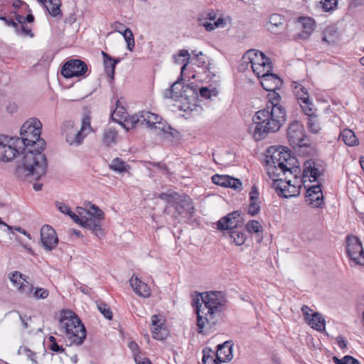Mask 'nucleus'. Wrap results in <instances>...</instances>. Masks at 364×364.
<instances>
[{
  "mask_svg": "<svg viewBox=\"0 0 364 364\" xmlns=\"http://www.w3.org/2000/svg\"><path fill=\"white\" fill-rule=\"evenodd\" d=\"M283 23V18L279 14H272L269 17V24L272 26L278 27L279 26L282 25Z\"/></svg>",
  "mask_w": 364,
  "mask_h": 364,
  "instance_id": "51",
  "label": "nucleus"
},
{
  "mask_svg": "<svg viewBox=\"0 0 364 364\" xmlns=\"http://www.w3.org/2000/svg\"><path fill=\"white\" fill-rule=\"evenodd\" d=\"M335 364H360V362L350 355H346L341 359H338L336 357L333 358Z\"/></svg>",
  "mask_w": 364,
  "mask_h": 364,
  "instance_id": "47",
  "label": "nucleus"
},
{
  "mask_svg": "<svg viewBox=\"0 0 364 364\" xmlns=\"http://www.w3.org/2000/svg\"><path fill=\"white\" fill-rule=\"evenodd\" d=\"M112 26H113V28L114 29V31H116L119 33L122 32L120 30L124 27L123 23L118 22V21L115 22Z\"/></svg>",
  "mask_w": 364,
  "mask_h": 364,
  "instance_id": "58",
  "label": "nucleus"
},
{
  "mask_svg": "<svg viewBox=\"0 0 364 364\" xmlns=\"http://www.w3.org/2000/svg\"><path fill=\"white\" fill-rule=\"evenodd\" d=\"M15 314L18 317V318L21 321V328L26 329L28 327V323L29 321H31V318L26 316H23L18 313H15Z\"/></svg>",
  "mask_w": 364,
  "mask_h": 364,
  "instance_id": "54",
  "label": "nucleus"
},
{
  "mask_svg": "<svg viewBox=\"0 0 364 364\" xmlns=\"http://www.w3.org/2000/svg\"><path fill=\"white\" fill-rule=\"evenodd\" d=\"M161 199L168 202H174L175 208L177 213L184 218H191L194 213V207L191 198L188 196H180L177 193L171 195L161 194Z\"/></svg>",
  "mask_w": 364,
  "mask_h": 364,
  "instance_id": "14",
  "label": "nucleus"
},
{
  "mask_svg": "<svg viewBox=\"0 0 364 364\" xmlns=\"http://www.w3.org/2000/svg\"><path fill=\"white\" fill-rule=\"evenodd\" d=\"M49 341V348L50 349L56 353H63L64 351V348L63 346H60L58 344L55 338L53 336H50L48 338Z\"/></svg>",
  "mask_w": 364,
  "mask_h": 364,
  "instance_id": "48",
  "label": "nucleus"
},
{
  "mask_svg": "<svg viewBox=\"0 0 364 364\" xmlns=\"http://www.w3.org/2000/svg\"><path fill=\"white\" fill-rule=\"evenodd\" d=\"M19 355L26 356L33 364H37L36 354L26 346H21L18 350Z\"/></svg>",
  "mask_w": 364,
  "mask_h": 364,
  "instance_id": "46",
  "label": "nucleus"
},
{
  "mask_svg": "<svg viewBox=\"0 0 364 364\" xmlns=\"http://www.w3.org/2000/svg\"><path fill=\"white\" fill-rule=\"evenodd\" d=\"M56 207L62 213L68 215L76 223L91 230L97 237L104 236L101 224L104 213L97 206L88 204L85 208L77 207L75 212H73L67 205L60 202L56 203Z\"/></svg>",
  "mask_w": 364,
  "mask_h": 364,
  "instance_id": "6",
  "label": "nucleus"
},
{
  "mask_svg": "<svg viewBox=\"0 0 364 364\" xmlns=\"http://www.w3.org/2000/svg\"><path fill=\"white\" fill-rule=\"evenodd\" d=\"M0 225H4V226H5V227L7 228V230H8L9 231H11V230H12V228H13V227H12V226H10V225H7L6 223H4V222L1 220V218H0Z\"/></svg>",
  "mask_w": 364,
  "mask_h": 364,
  "instance_id": "61",
  "label": "nucleus"
},
{
  "mask_svg": "<svg viewBox=\"0 0 364 364\" xmlns=\"http://www.w3.org/2000/svg\"><path fill=\"white\" fill-rule=\"evenodd\" d=\"M212 181L215 185L230 188L238 191L242 188V183L240 179L228 175L215 174L212 176Z\"/></svg>",
  "mask_w": 364,
  "mask_h": 364,
  "instance_id": "24",
  "label": "nucleus"
},
{
  "mask_svg": "<svg viewBox=\"0 0 364 364\" xmlns=\"http://www.w3.org/2000/svg\"><path fill=\"white\" fill-rule=\"evenodd\" d=\"M310 112H303L307 117V128L308 130L314 134H319L322 124L318 116L316 114V109L315 106L311 107Z\"/></svg>",
  "mask_w": 364,
  "mask_h": 364,
  "instance_id": "27",
  "label": "nucleus"
},
{
  "mask_svg": "<svg viewBox=\"0 0 364 364\" xmlns=\"http://www.w3.org/2000/svg\"><path fill=\"white\" fill-rule=\"evenodd\" d=\"M118 134L117 131L112 128L105 129L102 142L106 146H113L117 142Z\"/></svg>",
  "mask_w": 364,
  "mask_h": 364,
  "instance_id": "34",
  "label": "nucleus"
},
{
  "mask_svg": "<svg viewBox=\"0 0 364 364\" xmlns=\"http://www.w3.org/2000/svg\"><path fill=\"white\" fill-rule=\"evenodd\" d=\"M225 304L221 291L203 292L193 296L191 304L197 314L198 333L207 336L216 329Z\"/></svg>",
  "mask_w": 364,
  "mask_h": 364,
  "instance_id": "2",
  "label": "nucleus"
},
{
  "mask_svg": "<svg viewBox=\"0 0 364 364\" xmlns=\"http://www.w3.org/2000/svg\"><path fill=\"white\" fill-rule=\"evenodd\" d=\"M102 54L104 58L103 63L105 71L107 73V76L110 79L113 80L114 77L115 66L119 62V60L117 59L112 58L108 54H107L104 51L102 52Z\"/></svg>",
  "mask_w": 364,
  "mask_h": 364,
  "instance_id": "32",
  "label": "nucleus"
},
{
  "mask_svg": "<svg viewBox=\"0 0 364 364\" xmlns=\"http://www.w3.org/2000/svg\"><path fill=\"white\" fill-rule=\"evenodd\" d=\"M280 101L281 96L272 93L266 107L252 116L247 132L255 141H260L268 134L277 132L286 121V110Z\"/></svg>",
  "mask_w": 364,
  "mask_h": 364,
  "instance_id": "3",
  "label": "nucleus"
},
{
  "mask_svg": "<svg viewBox=\"0 0 364 364\" xmlns=\"http://www.w3.org/2000/svg\"><path fill=\"white\" fill-rule=\"evenodd\" d=\"M26 151L23 141L17 136L0 135V161H11Z\"/></svg>",
  "mask_w": 364,
  "mask_h": 364,
  "instance_id": "12",
  "label": "nucleus"
},
{
  "mask_svg": "<svg viewBox=\"0 0 364 364\" xmlns=\"http://www.w3.org/2000/svg\"><path fill=\"white\" fill-rule=\"evenodd\" d=\"M33 188L35 191H38L42 188V185L41 183H36L33 184Z\"/></svg>",
  "mask_w": 364,
  "mask_h": 364,
  "instance_id": "63",
  "label": "nucleus"
},
{
  "mask_svg": "<svg viewBox=\"0 0 364 364\" xmlns=\"http://www.w3.org/2000/svg\"><path fill=\"white\" fill-rule=\"evenodd\" d=\"M245 228L251 234H258L262 232V227L260 223L255 220L248 221L245 225Z\"/></svg>",
  "mask_w": 364,
  "mask_h": 364,
  "instance_id": "45",
  "label": "nucleus"
},
{
  "mask_svg": "<svg viewBox=\"0 0 364 364\" xmlns=\"http://www.w3.org/2000/svg\"><path fill=\"white\" fill-rule=\"evenodd\" d=\"M13 230L24 235L28 239H30V240L31 239V234L28 233V232H26L24 229L21 228V227H19V226L13 227L12 230L10 231L11 233H13V232H12Z\"/></svg>",
  "mask_w": 364,
  "mask_h": 364,
  "instance_id": "56",
  "label": "nucleus"
},
{
  "mask_svg": "<svg viewBox=\"0 0 364 364\" xmlns=\"http://www.w3.org/2000/svg\"><path fill=\"white\" fill-rule=\"evenodd\" d=\"M230 242L234 243L237 246L243 245L246 240L245 234L240 230H232L228 232Z\"/></svg>",
  "mask_w": 364,
  "mask_h": 364,
  "instance_id": "39",
  "label": "nucleus"
},
{
  "mask_svg": "<svg viewBox=\"0 0 364 364\" xmlns=\"http://www.w3.org/2000/svg\"><path fill=\"white\" fill-rule=\"evenodd\" d=\"M62 134L65 136L66 142L72 146H79L83 144L85 139L94 132L91 126V116L90 113L83 114L81 119L80 127L73 121L65 122L61 127Z\"/></svg>",
  "mask_w": 364,
  "mask_h": 364,
  "instance_id": "8",
  "label": "nucleus"
},
{
  "mask_svg": "<svg viewBox=\"0 0 364 364\" xmlns=\"http://www.w3.org/2000/svg\"><path fill=\"white\" fill-rule=\"evenodd\" d=\"M99 311L104 315L106 318L112 319V313L109 308L105 304H100L97 305Z\"/></svg>",
  "mask_w": 364,
  "mask_h": 364,
  "instance_id": "49",
  "label": "nucleus"
},
{
  "mask_svg": "<svg viewBox=\"0 0 364 364\" xmlns=\"http://www.w3.org/2000/svg\"><path fill=\"white\" fill-rule=\"evenodd\" d=\"M109 167L112 170L119 173L126 172L129 168V166H127L124 161L119 158L114 159L112 161Z\"/></svg>",
  "mask_w": 364,
  "mask_h": 364,
  "instance_id": "43",
  "label": "nucleus"
},
{
  "mask_svg": "<svg viewBox=\"0 0 364 364\" xmlns=\"http://www.w3.org/2000/svg\"><path fill=\"white\" fill-rule=\"evenodd\" d=\"M312 328L323 331L325 329V321L322 316L318 313L311 315V317L306 322Z\"/></svg>",
  "mask_w": 364,
  "mask_h": 364,
  "instance_id": "35",
  "label": "nucleus"
},
{
  "mask_svg": "<svg viewBox=\"0 0 364 364\" xmlns=\"http://www.w3.org/2000/svg\"><path fill=\"white\" fill-rule=\"evenodd\" d=\"M164 96L175 101H180L183 104H191L195 102L198 92L194 87L184 85L181 80H178L164 91Z\"/></svg>",
  "mask_w": 364,
  "mask_h": 364,
  "instance_id": "11",
  "label": "nucleus"
},
{
  "mask_svg": "<svg viewBox=\"0 0 364 364\" xmlns=\"http://www.w3.org/2000/svg\"><path fill=\"white\" fill-rule=\"evenodd\" d=\"M124 100L119 98L116 102V107L112 113V119L122 125L127 131L133 129L139 122V114L129 115L124 107Z\"/></svg>",
  "mask_w": 364,
  "mask_h": 364,
  "instance_id": "13",
  "label": "nucleus"
},
{
  "mask_svg": "<svg viewBox=\"0 0 364 364\" xmlns=\"http://www.w3.org/2000/svg\"><path fill=\"white\" fill-rule=\"evenodd\" d=\"M240 214L238 211H234L226 216L222 218L218 222V228L219 230H235L234 228L240 223Z\"/></svg>",
  "mask_w": 364,
  "mask_h": 364,
  "instance_id": "26",
  "label": "nucleus"
},
{
  "mask_svg": "<svg viewBox=\"0 0 364 364\" xmlns=\"http://www.w3.org/2000/svg\"><path fill=\"white\" fill-rule=\"evenodd\" d=\"M268 154L266 171L277 194L286 198L299 195L301 184L296 178L299 172L296 159L283 146L271 147Z\"/></svg>",
  "mask_w": 364,
  "mask_h": 364,
  "instance_id": "1",
  "label": "nucleus"
},
{
  "mask_svg": "<svg viewBox=\"0 0 364 364\" xmlns=\"http://www.w3.org/2000/svg\"><path fill=\"white\" fill-rule=\"evenodd\" d=\"M193 55L197 58H199V60H200V63H205L204 55H203V53L201 51H200V52H198L197 53H193Z\"/></svg>",
  "mask_w": 364,
  "mask_h": 364,
  "instance_id": "59",
  "label": "nucleus"
},
{
  "mask_svg": "<svg viewBox=\"0 0 364 364\" xmlns=\"http://www.w3.org/2000/svg\"><path fill=\"white\" fill-rule=\"evenodd\" d=\"M120 33L124 37V41L127 43V48L129 51H133L134 46H135V41L134 38V35L132 31L130 28H126L123 32H120Z\"/></svg>",
  "mask_w": 364,
  "mask_h": 364,
  "instance_id": "42",
  "label": "nucleus"
},
{
  "mask_svg": "<svg viewBox=\"0 0 364 364\" xmlns=\"http://www.w3.org/2000/svg\"><path fill=\"white\" fill-rule=\"evenodd\" d=\"M338 32L334 26L327 27L323 33V41L328 43H333L338 40Z\"/></svg>",
  "mask_w": 364,
  "mask_h": 364,
  "instance_id": "41",
  "label": "nucleus"
},
{
  "mask_svg": "<svg viewBox=\"0 0 364 364\" xmlns=\"http://www.w3.org/2000/svg\"><path fill=\"white\" fill-rule=\"evenodd\" d=\"M203 356L202 361L203 364H222L218 359V356L215 355V352L210 348H205L203 350Z\"/></svg>",
  "mask_w": 364,
  "mask_h": 364,
  "instance_id": "37",
  "label": "nucleus"
},
{
  "mask_svg": "<svg viewBox=\"0 0 364 364\" xmlns=\"http://www.w3.org/2000/svg\"><path fill=\"white\" fill-rule=\"evenodd\" d=\"M17 33H22L25 36H28L31 38L33 37V33L31 31V29L26 26L24 24L18 25V29L16 30Z\"/></svg>",
  "mask_w": 364,
  "mask_h": 364,
  "instance_id": "52",
  "label": "nucleus"
},
{
  "mask_svg": "<svg viewBox=\"0 0 364 364\" xmlns=\"http://www.w3.org/2000/svg\"><path fill=\"white\" fill-rule=\"evenodd\" d=\"M80 290L84 293V294H88L89 293V290L87 287H80Z\"/></svg>",
  "mask_w": 364,
  "mask_h": 364,
  "instance_id": "64",
  "label": "nucleus"
},
{
  "mask_svg": "<svg viewBox=\"0 0 364 364\" xmlns=\"http://www.w3.org/2000/svg\"><path fill=\"white\" fill-rule=\"evenodd\" d=\"M14 287L21 295L27 298L36 299H46L49 292L44 288H36L35 291L29 278L18 272H14L8 275Z\"/></svg>",
  "mask_w": 364,
  "mask_h": 364,
  "instance_id": "10",
  "label": "nucleus"
},
{
  "mask_svg": "<svg viewBox=\"0 0 364 364\" xmlns=\"http://www.w3.org/2000/svg\"><path fill=\"white\" fill-rule=\"evenodd\" d=\"M139 122L144 123L149 128L172 135L171 126L158 114L150 112H143L139 114Z\"/></svg>",
  "mask_w": 364,
  "mask_h": 364,
  "instance_id": "16",
  "label": "nucleus"
},
{
  "mask_svg": "<svg viewBox=\"0 0 364 364\" xmlns=\"http://www.w3.org/2000/svg\"><path fill=\"white\" fill-rule=\"evenodd\" d=\"M43 4L50 15L53 17L61 18L63 14L60 10V0H37Z\"/></svg>",
  "mask_w": 364,
  "mask_h": 364,
  "instance_id": "31",
  "label": "nucleus"
},
{
  "mask_svg": "<svg viewBox=\"0 0 364 364\" xmlns=\"http://www.w3.org/2000/svg\"><path fill=\"white\" fill-rule=\"evenodd\" d=\"M293 92L303 112H310L311 107L314 105L310 100L307 88L301 82L293 81L291 82Z\"/></svg>",
  "mask_w": 364,
  "mask_h": 364,
  "instance_id": "18",
  "label": "nucleus"
},
{
  "mask_svg": "<svg viewBox=\"0 0 364 364\" xmlns=\"http://www.w3.org/2000/svg\"><path fill=\"white\" fill-rule=\"evenodd\" d=\"M0 19L4 20L8 26H12L16 28V30L18 29V24L13 20H8L4 17L0 16Z\"/></svg>",
  "mask_w": 364,
  "mask_h": 364,
  "instance_id": "57",
  "label": "nucleus"
},
{
  "mask_svg": "<svg viewBox=\"0 0 364 364\" xmlns=\"http://www.w3.org/2000/svg\"><path fill=\"white\" fill-rule=\"evenodd\" d=\"M44 149L36 147L23 151L22 159L17 162L15 174L21 180L37 181L47 172L48 163Z\"/></svg>",
  "mask_w": 364,
  "mask_h": 364,
  "instance_id": "5",
  "label": "nucleus"
},
{
  "mask_svg": "<svg viewBox=\"0 0 364 364\" xmlns=\"http://www.w3.org/2000/svg\"><path fill=\"white\" fill-rule=\"evenodd\" d=\"M200 25L207 31H212L216 28H223L230 23L229 16H218L213 11L208 12L206 16L199 19Z\"/></svg>",
  "mask_w": 364,
  "mask_h": 364,
  "instance_id": "17",
  "label": "nucleus"
},
{
  "mask_svg": "<svg viewBox=\"0 0 364 364\" xmlns=\"http://www.w3.org/2000/svg\"><path fill=\"white\" fill-rule=\"evenodd\" d=\"M41 241L46 251L54 250L58 244L55 230L48 225H43L41 229Z\"/></svg>",
  "mask_w": 364,
  "mask_h": 364,
  "instance_id": "22",
  "label": "nucleus"
},
{
  "mask_svg": "<svg viewBox=\"0 0 364 364\" xmlns=\"http://www.w3.org/2000/svg\"><path fill=\"white\" fill-rule=\"evenodd\" d=\"M306 201L313 208L321 206L323 203V196L320 186H313L307 189Z\"/></svg>",
  "mask_w": 364,
  "mask_h": 364,
  "instance_id": "25",
  "label": "nucleus"
},
{
  "mask_svg": "<svg viewBox=\"0 0 364 364\" xmlns=\"http://www.w3.org/2000/svg\"><path fill=\"white\" fill-rule=\"evenodd\" d=\"M16 20L17 21L16 23L18 25L24 24V23H25V17L23 16H21V15H16Z\"/></svg>",
  "mask_w": 364,
  "mask_h": 364,
  "instance_id": "60",
  "label": "nucleus"
},
{
  "mask_svg": "<svg viewBox=\"0 0 364 364\" xmlns=\"http://www.w3.org/2000/svg\"><path fill=\"white\" fill-rule=\"evenodd\" d=\"M324 166L322 162L310 159L304 165L303 178L304 181H316L323 175Z\"/></svg>",
  "mask_w": 364,
  "mask_h": 364,
  "instance_id": "21",
  "label": "nucleus"
},
{
  "mask_svg": "<svg viewBox=\"0 0 364 364\" xmlns=\"http://www.w3.org/2000/svg\"><path fill=\"white\" fill-rule=\"evenodd\" d=\"M151 320L153 338L159 341L165 339L168 335V331L164 316L161 315H153Z\"/></svg>",
  "mask_w": 364,
  "mask_h": 364,
  "instance_id": "23",
  "label": "nucleus"
},
{
  "mask_svg": "<svg viewBox=\"0 0 364 364\" xmlns=\"http://www.w3.org/2000/svg\"><path fill=\"white\" fill-rule=\"evenodd\" d=\"M33 21L34 17L31 14H29L26 17H25V22L27 21L28 23H32Z\"/></svg>",
  "mask_w": 364,
  "mask_h": 364,
  "instance_id": "62",
  "label": "nucleus"
},
{
  "mask_svg": "<svg viewBox=\"0 0 364 364\" xmlns=\"http://www.w3.org/2000/svg\"><path fill=\"white\" fill-rule=\"evenodd\" d=\"M87 66L80 60L73 59L66 62L61 69V74L66 78L80 77L85 74Z\"/></svg>",
  "mask_w": 364,
  "mask_h": 364,
  "instance_id": "20",
  "label": "nucleus"
},
{
  "mask_svg": "<svg viewBox=\"0 0 364 364\" xmlns=\"http://www.w3.org/2000/svg\"><path fill=\"white\" fill-rule=\"evenodd\" d=\"M259 195L257 188L253 186L249 193V205L247 208V213L251 216H255L260 212L261 201Z\"/></svg>",
  "mask_w": 364,
  "mask_h": 364,
  "instance_id": "28",
  "label": "nucleus"
},
{
  "mask_svg": "<svg viewBox=\"0 0 364 364\" xmlns=\"http://www.w3.org/2000/svg\"><path fill=\"white\" fill-rule=\"evenodd\" d=\"M42 124L37 118H31L23 123L21 128V139L23 141L25 150L28 148L36 147L44 149L46 142L40 138Z\"/></svg>",
  "mask_w": 364,
  "mask_h": 364,
  "instance_id": "9",
  "label": "nucleus"
},
{
  "mask_svg": "<svg viewBox=\"0 0 364 364\" xmlns=\"http://www.w3.org/2000/svg\"><path fill=\"white\" fill-rule=\"evenodd\" d=\"M129 283L134 291L138 296L144 298H148L150 296V288L146 283L140 280L136 276L133 275L129 280Z\"/></svg>",
  "mask_w": 364,
  "mask_h": 364,
  "instance_id": "29",
  "label": "nucleus"
},
{
  "mask_svg": "<svg viewBox=\"0 0 364 364\" xmlns=\"http://www.w3.org/2000/svg\"><path fill=\"white\" fill-rule=\"evenodd\" d=\"M215 355L220 362L225 363L231 360L233 357L232 342L225 341L223 344L218 345Z\"/></svg>",
  "mask_w": 364,
  "mask_h": 364,
  "instance_id": "30",
  "label": "nucleus"
},
{
  "mask_svg": "<svg viewBox=\"0 0 364 364\" xmlns=\"http://www.w3.org/2000/svg\"><path fill=\"white\" fill-rule=\"evenodd\" d=\"M287 138L293 147L302 146L305 144V131L300 122L294 121L289 125Z\"/></svg>",
  "mask_w": 364,
  "mask_h": 364,
  "instance_id": "19",
  "label": "nucleus"
},
{
  "mask_svg": "<svg viewBox=\"0 0 364 364\" xmlns=\"http://www.w3.org/2000/svg\"><path fill=\"white\" fill-rule=\"evenodd\" d=\"M301 312L303 314V316L304 317V319L306 322L308 321V320L311 317L312 314H314L316 312L313 311L312 309H311L309 306L304 305L301 307Z\"/></svg>",
  "mask_w": 364,
  "mask_h": 364,
  "instance_id": "53",
  "label": "nucleus"
},
{
  "mask_svg": "<svg viewBox=\"0 0 364 364\" xmlns=\"http://www.w3.org/2000/svg\"><path fill=\"white\" fill-rule=\"evenodd\" d=\"M191 55L189 54L188 51L187 50H181L179 53V54L176 56H175L174 60L175 63L178 64H183L181 69V74L182 75L185 69L186 68V66L188 64V60L190 59Z\"/></svg>",
  "mask_w": 364,
  "mask_h": 364,
  "instance_id": "40",
  "label": "nucleus"
},
{
  "mask_svg": "<svg viewBox=\"0 0 364 364\" xmlns=\"http://www.w3.org/2000/svg\"><path fill=\"white\" fill-rule=\"evenodd\" d=\"M346 252L350 259V266H364V252L361 242L357 237H347Z\"/></svg>",
  "mask_w": 364,
  "mask_h": 364,
  "instance_id": "15",
  "label": "nucleus"
},
{
  "mask_svg": "<svg viewBox=\"0 0 364 364\" xmlns=\"http://www.w3.org/2000/svg\"><path fill=\"white\" fill-rule=\"evenodd\" d=\"M338 0H321L316 4V8L324 12H332L337 9Z\"/></svg>",
  "mask_w": 364,
  "mask_h": 364,
  "instance_id": "38",
  "label": "nucleus"
},
{
  "mask_svg": "<svg viewBox=\"0 0 364 364\" xmlns=\"http://www.w3.org/2000/svg\"><path fill=\"white\" fill-rule=\"evenodd\" d=\"M58 329L65 338L70 346H80L86 338V329L78 318L71 311H63L58 319Z\"/></svg>",
  "mask_w": 364,
  "mask_h": 364,
  "instance_id": "7",
  "label": "nucleus"
},
{
  "mask_svg": "<svg viewBox=\"0 0 364 364\" xmlns=\"http://www.w3.org/2000/svg\"><path fill=\"white\" fill-rule=\"evenodd\" d=\"M216 95L217 92L215 90H210L205 87L200 89V95L205 99H210L212 96H216Z\"/></svg>",
  "mask_w": 364,
  "mask_h": 364,
  "instance_id": "50",
  "label": "nucleus"
},
{
  "mask_svg": "<svg viewBox=\"0 0 364 364\" xmlns=\"http://www.w3.org/2000/svg\"><path fill=\"white\" fill-rule=\"evenodd\" d=\"M299 26L303 29V37H308L314 30L316 23L310 17H301L298 20Z\"/></svg>",
  "mask_w": 364,
  "mask_h": 364,
  "instance_id": "33",
  "label": "nucleus"
},
{
  "mask_svg": "<svg viewBox=\"0 0 364 364\" xmlns=\"http://www.w3.org/2000/svg\"><path fill=\"white\" fill-rule=\"evenodd\" d=\"M242 62L247 66L250 65L253 73L260 79L262 87L269 92L267 100L272 93L280 95L277 90L282 86V80L277 75L271 73L272 63L263 53L257 50H250L243 55Z\"/></svg>",
  "mask_w": 364,
  "mask_h": 364,
  "instance_id": "4",
  "label": "nucleus"
},
{
  "mask_svg": "<svg viewBox=\"0 0 364 364\" xmlns=\"http://www.w3.org/2000/svg\"><path fill=\"white\" fill-rule=\"evenodd\" d=\"M6 110L9 114L16 113L18 111V105L14 102H9L6 106Z\"/></svg>",
  "mask_w": 364,
  "mask_h": 364,
  "instance_id": "55",
  "label": "nucleus"
},
{
  "mask_svg": "<svg viewBox=\"0 0 364 364\" xmlns=\"http://www.w3.org/2000/svg\"><path fill=\"white\" fill-rule=\"evenodd\" d=\"M129 348L134 353V360L136 364H151L148 358H142L139 354L135 353L138 350L139 347L136 343L132 341L129 343Z\"/></svg>",
  "mask_w": 364,
  "mask_h": 364,
  "instance_id": "44",
  "label": "nucleus"
},
{
  "mask_svg": "<svg viewBox=\"0 0 364 364\" xmlns=\"http://www.w3.org/2000/svg\"><path fill=\"white\" fill-rule=\"evenodd\" d=\"M340 136L343 142L349 146H355L358 144V140L351 129H345L341 132Z\"/></svg>",
  "mask_w": 364,
  "mask_h": 364,
  "instance_id": "36",
  "label": "nucleus"
}]
</instances>
